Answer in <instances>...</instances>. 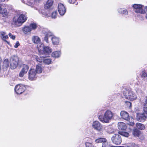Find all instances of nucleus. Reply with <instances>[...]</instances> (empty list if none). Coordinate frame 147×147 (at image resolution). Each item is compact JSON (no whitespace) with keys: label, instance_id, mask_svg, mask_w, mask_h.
Listing matches in <instances>:
<instances>
[{"label":"nucleus","instance_id":"obj_1","mask_svg":"<svg viewBox=\"0 0 147 147\" xmlns=\"http://www.w3.org/2000/svg\"><path fill=\"white\" fill-rule=\"evenodd\" d=\"M114 114L110 110H107L104 113L103 116L100 115L99 120L103 123H108L113 118Z\"/></svg>","mask_w":147,"mask_h":147},{"label":"nucleus","instance_id":"obj_2","mask_svg":"<svg viewBox=\"0 0 147 147\" xmlns=\"http://www.w3.org/2000/svg\"><path fill=\"white\" fill-rule=\"evenodd\" d=\"M123 94L125 98L130 100H135L137 98L135 93L130 90L125 89L123 91Z\"/></svg>","mask_w":147,"mask_h":147},{"label":"nucleus","instance_id":"obj_3","mask_svg":"<svg viewBox=\"0 0 147 147\" xmlns=\"http://www.w3.org/2000/svg\"><path fill=\"white\" fill-rule=\"evenodd\" d=\"M27 18L26 16L23 14L20 15L18 19L14 18L13 19V22L17 26H19L22 25V23L26 20Z\"/></svg>","mask_w":147,"mask_h":147},{"label":"nucleus","instance_id":"obj_4","mask_svg":"<svg viewBox=\"0 0 147 147\" xmlns=\"http://www.w3.org/2000/svg\"><path fill=\"white\" fill-rule=\"evenodd\" d=\"M121 117L123 119L128 121L127 124L133 126L134 124V119L132 117H129L128 113L125 111H121L120 113Z\"/></svg>","mask_w":147,"mask_h":147},{"label":"nucleus","instance_id":"obj_5","mask_svg":"<svg viewBox=\"0 0 147 147\" xmlns=\"http://www.w3.org/2000/svg\"><path fill=\"white\" fill-rule=\"evenodd\" d=\"M144 112L137 114V119L138 121L143 122L147 118V110L146 107L143 108Z\"/></svg>","mask_w":147,"mask_h":147},{"label":"nucleus","instance_id":"obj_6","mask_svg":"<svg viewBox=\"0 0 147 147\" xmlns=\"http://www.w3.org/2000/svg\"><path fill=\"white\" fill-rule=\"evenodd\" d=\"M19 59L18 57L15 56H12L10 59V67L11 69L16 68L18 64Z\"/></svg>","mask_w":147,"mask_h":147},{"label":"nucleus","instance_id":"obj_7","mask_svg":"<svg viewBox=\"0 0 147 147\" xmlns=\"http://www.w3.org/2000/svg\"><path fill=\"white\" fill-rule=\"evenodd\" d=\"M111 140L113 143L115 144H120L121 142V136L118 134L113 135L111 138Z\"/></svg>","mask_w":147,"mask_h":147},{"label":"nucleus","instance_id":"obj_8","mask_svg":"<svg viewBox=\"0 0 147 147\" xmlns=\"http://www.w3.org/2000/svg\"><path fill=\"white\" fill-rule=\"evenodd\" d=\"M133 8L135 9V11L136 13H139L144 14L145 12V8L143 10L142 8L143 6L139 4H134L132 6Z\"/></svg>","mask_w":147,"mask_h":147},{"label":"nucleus","instance_id":"obj_9","mask_svg":"<svg viewBox=\"0 0 147 147\" xmlns=\"http://www.w3.org/2000/svg\"><path fill=\"white\" fill-rule=\"evenodd\" d=\"M25 90V87L23 85L18 84L16 86L15 90L16 93L18 94L22 93Z\"/></svg>","mask_w":147,"mask_h":147},{"label":"nucleus","instance_id":"obj_10","mask_svg":"<svg viewBox=\"0 0 147 147\" xmlns=\"http://www.w3.org/2000/svg\"><path fill=\"white\" fill-rule=\"evenodd\" d=\"M92 127L98 131H101L102 130L103 127L100 123L98 121H95L92 123Z\"/></svg>","mask_w":147,"mask_h":147},{"label":"nucleus","instance_id":"obj_11","mask_svg":"<svg viewBox=\"0 0 147 147\" xmlns=\"http://www.w3.org/2000/svg\"><path fill=\"white\" fill-rule=\"evenodd\" d=\"M37 73L34 69H30L28 73V78L30 80H33L36 79Z\"/></svg>","mask_w":147,"mask_h":147},{"label":"nucleus","instance_id":"obj_12","mask_svg":"<svg viewBox=\"0 0 147 147\" xmlns=\"http://www.w3.org/2000/svg\"><path fill=\"white\" fill-rule=\"evenodd\" d=\"M58 11L59 14L61 16L63 15L66 11V10L64 5L59 3L58 5Z\"/></svg>","mask_w":147,"mask_h":147},{"label":"nucleus","instance_id":"obj_13","mask_svg":"<svg viewBox=\"0 0 147 147\" xmlns=\"http://www.w3.org/2000/svg\"><path fill=\"white\" fill-rule=\"evenodd\" d=\"M29 69V67L26 65H24L23 66V68L19 74V76L21 77H22L24 75L26 74Z\"/></svg>","mask_w":147,"mask_h":147},{"label":"nucleus","instance_id":"obj_14","mask_svg":"<svg viewBox=\"0 0 147 147\" xmlns=\"http://www.w3.org/2000/svg\"><path fill=\"white\" fill-rule=\"evenodd\" d=\"M43 69V68L41 64H39L36 65L35 70L37 74H40L42 72Z\"/></svg>","mask_w":147,"mask_h":147},{"label":"nucleus","instance_id":"obj_15","mask_svg":"<svg viewBox=\"0 0 147 147\" xmlns=\"http://www.w3.org/2000/svg\"><path fill=\"white\" fill-rule=\"evenodd\" d=\"M53 0H48L46 4L44 5V7L45 9H48L51 7L53 5Z\"/></svg>","mask_w":147,"mask_h":147},{"label":"nucleus","instance_id":"obj_16","mask_svg":"<svg viewBox=\"0 0 147 147\" xmlns=\"http://www.w3.org/2000/svg\"><path fill=\"white\" fill-rule=\"evenodd\" d=\"M32 42L35 44H38L40 43L41 40L39 37L37 36H34L32 37Z\"/></svg>","mask_w":147,"mask_h":147},{"label":"nucleus","instance_id":"obj_17","mask_svg":"<svg viewBox=\"0 0 147 147\" xmlns=\"http://www.w3.org/2000/svg\"><path fill=\"white\" fill-rule=\"evenodd\" d=\"M118 128L120 130H125L127 127L125 124L122 122H119L118 123Z\"/></svg>","mask_w":147,"mask_h":147},{"label":"nucleus","instance_id":"obj_18","mask_svg":"<svg viewBox=\"0 0 147 147\" xmlns=\"http://www.w3.org/2000/svg\"><path fill=\"white\" fill-rule=\"evenodd\" d=\"M24 3L27 5H28L31 6V7H33L34 4L33 3V0H21Z\"/></svg>","mask_w":147,"mask_h":147},{"label":"nucleus","instance_id":"obj_19","mask_svg":"<svg viewBox=\"0 0 147 147\" xmlns=\"http://www.w3.org/2000/svg\"><path fill=\"white\" fill-rule=\"evenodd\" d=\"M52 51V49L50 47L48 46L44 47L42 53L44 54H49Z\"/></svg>","mask_w":147,"mask_h":147},{"label":"nucleus","instance_id":"obj_20","mask_svg":"<svg viewBox=\"0 0 147 147\" xmlns=\"http://www.w3.org/2000/svg\"><path fill=\"white\" fill-rule=\"evenodd\" d=\"M7 5H6L2 4V5L1 8L0 10V13L2 14H4L5 15H6L7 14V12L6 9L4 8V7H6Z\"/></svg>","mask_w":147,"mask_h":147},{"label":"nucleus","instance_id":"obj_21","mask_svg":"<svg viewBox=\"0 0 147 147\" xmlns=\"http://www.w3.org/2000/svg\"><path fill=\"white\" fill-rule=\"evenodd\" d=\"M51 40L53 45H58L59 43V38L55 36H53Z\"/></svg>","mask_w":147,"mask_h":147},{"label":"nucleus","instance_id":"obj_22","mask_svg":"<svg viewBox=\"0 0 147 147\" xmlns=\"http://www.w3.org/2000/svg\"><path fill=\"white\" fill-rule=\"evenodd\" d=\"M52 35V33L50 32H48L45 35L44 38V40L47 43H49L48 39Z\"/></svg>","mask_w":147,"mask_h":147},{"label":"nucleus","instance_id":"obj_23","mask_svg":"<svg viewBox=\"0 0 147 147\" xmlns=\"http://www.w3.org/2000/svg\"><path fill=\"white\" fill-rule=\"evenodd\" d=\"M61 55L60 51H55L53 52L51 54L52 57L55 58H58Z\"/></svg>","mask_w":147,"mask_h":147},{"label":"nucleus","instance_id":"obj_24","mask_svg":"<svg viewBox=\"0 0 147 147\" xmlns=\"http://www.w3.org/2000/svg\"><path fill=\"white\" fill-rule=\"evenodd\" d=\"M106 141H107V140L106 138H100L96 139L95 142L96 143H103Z\"/></svg>","mask_w":147,"mask_h":147},{"label":"nucleus","instance_id":"obj_25","mask_svg":"<svg viewBox=\"0 0 147 147\" xmlns=\"http://www.w3.org/2000/svg\"><path fill=\"white\" fill-rule=\"evenodd\" d=\"M45 47L42 44L38 45L37 47L39 52L40 53H42Z\"/></svg>","mask_w":147,"mask_h":147},{"label":"nucleus","instance_id":"obj_26","mask_svg":"<svg viewBox=\"0 0 147 147\" xmlns=\"http://www.w3.org/2000/svg\"><path fill=\"white\" fill-rule=\"evenodd\" d=\"M118 11L120 13L123 14L125 15H127L128 13L127 10L126 9L123 8L119 9L118 10Z\"/></svg>","mask_w":147,"mask_h":147},{"label":"nucleus","instance_id":"obj_27","mask_svg":"<svg viewBox=\"0 0 147 147\" xmlns=\"http://www.w3.org/2000/svg\"><path fill=\"white\" fill-rule=\"evenodd\" d=\"M51 60L50 58L46 57L45 56V57L44 59L43 62L46 64L49 65L51 64Z\"/></svg>","mask_w":147,"mask_h":147},{"label":"nucleus","instance_id":"obj_28","mask_svg":"<svg viewBox=\"0 0 147 147\" xmlns=\"http://www.w3.org/2000/svg\"><path fill=\"white\" fill-rule=\"evenodd\" d=\"M136 127L138 128L140 130H144L145 129L144 125L140 123H136Z\"/></svg>","mask_w":147,"mask_h":147},{"label":"nucleus","instance_id":"obj_29","mask_svg":"<svg viewBox=\"0 0 147 147\" xmlns=\"http://www.w3.org/2000/svg\"><path fill=\"white\" fill-rule=\"evenodd\" d=\"M1 37L4 40H5L6 39L8 38V37L7 35H6V33L5 32H1Z\"/></svg>","mask_w":147,"mask_h":147},{"label":"nucleus","instance_id":"obj_30","mask_svg":"<svg viewBox=\"0 0 147 147\" xmlns=\"http://www.w3.org/2000/svg\"><path fill=\"white\" fill-rule=\"evenodd\" d=\"M31 30L32 29L29 26H25L23 28V32L25 34L31 31Z\"/></svg>","mask_w":147,"mask_h":147},{"label":"nucleus","instance_id":"obj_31","mask_svg":"<svg viewBox=\"0 0 147 147\" xmlns=\"http://www.w3.org/2000/svg\"><path fill=\"white\" fill-rule=\"evenodd\" d=\"M102 147H118L117 146H111L107 141L102 143Z\"/></svg>","mask_w":147,"mask_h":147},{"label":"nucleus","instance_id":"obj_32","mask_svg":"<svg viewBox=\"0 0 147 147\" xmlns=\"http://www.w3.org/2000/svg\"><path fill=\"white\" fill-rule=\"evenodd\" d=\"M9 62L8 59H5L3 63V67H4L7 68L9 66Z\"/></svg>","mask_w":147,"mask_h":147},{"label":"nucleus","instance_id":"obj_33","mask_svg":"<svg viewBox=\"0 0 147 147\" xmlns=\"http://www.w3.org/2000/svg\"><path fill=\"white\" fill-rule=\"evenodd\" d=\"M140 131L137 129H134L133 131V134L135 136H138Z\"/></svg>","mask_w":147,"mask_h":147},{"label":"nucleus","instance_id":"obj_34","mask_svg":"<svg viewBox=\"0 0 147 147\" xmlns=\"http://www.w3.org/2000/svg\"><path fill=\"white\" fill-rule=\"evenodd\" d=\"M45 57V55H43L42 57H37L36 59L37 61L41 63L43 61Z\"/></svg>","mask_w":147,"mask_h":147},{"label":"nucleus","instance_id":"obj_35","mask_svg":"<svg viewBox=\"0 0 147 147\" xmlns=\"http://www.w3.org/2000/svg\"><path fill=\"white\" fill-rule=\"evenodd\" d=\"M119 134L122 136L126 137H127L129 136L128 133L126 132L120 131L119 132Z\"/></svg>","mask_w":147,"mask_h":147},{"label":"nucleus","instance_id":"obj_36","mask_svg":"<svg viewBox=\"0 0 147 147\" xmlns=\"http://www.w3.org/2000/svg\"><path fill=\"white\" fill-rule=\"evenodd\" d=\"M29 26L31 28L32 30V29H35L36 28V25L35 24L32 23L30 24Z\"/></svg>","mask_w":147,"mask_h":147},{"label":"nucleus","instance_id":"obj_37","mask_svg":"<svg viewBox=\"0 0 147 147\" xmlns=\"http://www.w3.org/2000/svg\"><path fill=\"white\" fill-rule=\"evenodd\" d=\"M86 147H94L92 143L88 142H86Z\"/></svg>","mask_w":147,"mask_h":147},{"label":"nucleus","instance_id":"obj_38","mask_svg":"<svg viewBox=\"0 0 147 147\" xmlns=\"http://www.w3.org/2000/svg\"><path fill=\"white\" fill-rule=\"evenodd\" d=\"M57 12L55 11L53 12L51 15V17L53 18H55L57 17Z\"/></svg>","mask_w":147,"mask_h":147},{"label":"nucleus","instance_id":"obj_39","mask_svg":"<svg viewBox=\"0 0 147 147\" xmlns=\"http://www.w3.org/2000/svg\"><path fill=\"white\" fill-rule=\"evenodd\" d=\"M10 38L13 40H14L16 36L14 35H12L11 33H9L8 34Z\"/></svg>","mask_w":147,"mask_h":147},{"label":"nucleus","instance_id":"obj_40","mask_svg":"<svg viewBox=\"0 0 147 147\" xmlns=\"http://www.w3.org/2000/svg\"><path fill=\"white\" fill-rule=\"evenodd\" d=\"M141 76L142 78H143L146 77L147 76V74L145 72H143Z\"/></svg>","mask_w":147,"mask_h":147},{"label":"nucleus","instance_id":"obj_41","mask_svg":"<svg viewBox=\"0 0 147 147\" xmlns=\"http://www.w3.org/2000/svg\"><path fill=\"white\" fill-rule=\"evenodd\" d=\"M19 45L20 43H19V42L18 41H17L15 44L14 46V47L16 48H17L19 46Z\"/></svg>","mask_w":147,"mask_h":147},{"label":"nucleus","instance_id":"obj_42","mask_svg":"<svg viewBox=\"0 0 147 147\" xmlns=\"http://www.w3.org/2000/svg\"><path fill=\"white\" fill-rule=\"evenodd\" d=\"M131 146L132 147H140L138 145L134 143H132L131 144Z\"/></svg>","mask_w":147,"mask_h":147},{"label":"nucleus","instance_id":"obj_43","mask_svg":"<svg viewBox=\"0 0 147 147\" xmlns=\"http://www.w3.org/2000/svg\"><path fill=\"white\" fill-rule=\"evenodd\" d=\"M68 2L71 3L73 4L75 3V0H68Z\"/></svg>","mask_w":147,"mask_h":147},{"label":"nucleus","instance_id":"obj_44","mask_svg":"<svg viewBox=\"0 0 147 147\" xmlns=\"http://www.w3.org/2000/svg\"><path fill=\"white\" fill-rule=\"evenodd\" d=\"M145 12L144 13H146V17L147 19V6H146L145 7Z\"/></svg>","mask_w":147,"mask_h":147},{"label":"nucleus","instance_id":"obj_45","mask_svg":"<svg viewBox=\"0 0 147 147\" xmlns=\"http://www.w3.org/2000/svg\"><path fill=\"white\" fill-rule=\"evenodd\" d=\"M5 0H0V2H3L5 1Z\"/></svg>","mask_w":147,"mask_h":147},{"label":"nucleus","instance_id":"obj_46","mask_svg":"<svg viewBox=\"0 0 147 147\" xmlns=\"http://www.w3.org/2000/svg\"><path fill=\"white\" fill-rule=\"evenodd\" d=\"M128 103L130 104V105H131V103L130 102H129Z\"/></svg>","mask_w":147,"mask_h":147},{"label":"nucleus","instance_id":"obj_47","mask_svg":"<svg viewBox=\"0 0 147 147\" xmlns=\"http://www.w3.org/2000/svg\"><path fill=\"white\" fill-rule=\"evenodd\" d=\"M34 9H35L37 10V9L36 8L34 7Z\"/></svg>","mask_w":147,"mask_h":147}]
</instances>
